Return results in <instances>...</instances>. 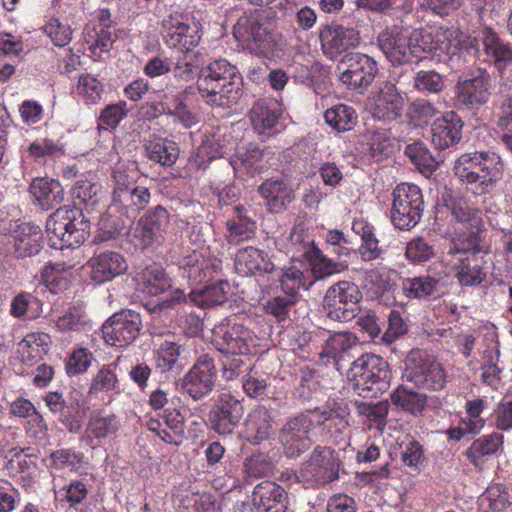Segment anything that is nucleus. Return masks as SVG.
<instances>
[{
  "label": "nucleus",
  "mask_w": 512,
  "mask_h": 512,
  "mask_svg": "<svg viewBox=\"0 0 512 512\" xmlns=\"http://www.w3.org/2000/svg\"><path fill=\"white\" fill-rule=\"evenodd\" d=\"M196 89L206 105L230 108L243 95V77L226 59H215L200 69Z\"/></svg>",
  "instance_id": "1"
},
{
  "label": "nucleus",
  "mask_w": 512,
  "mask_h": 512,
  "mask_svg": "<svg viewBox=\"0 0 512 512\" xmlns=\"http://www.w3.org/2000/svg\"><path fill=\"white\" fill-rule=\"evenodd\" d=\"M502 170L501 157L493 151L463 153L453 167L455 176L475 195L491 192Z\"/></svg>",
  "instance_id": "2"
},
{
  "label": "nucleus",
  "mask_w": 512,
  "mask_h": 512,
  "mask_svg": "<svg viewBox=\"0 0 512 512\" xmlns=\"http://www.w3.org/2000/svg\"><path fill=\"white\" fill-rule=\"evenodd\" d=\"M46 232L51 248L79 247L90 235V222L81 209L63 206L48 217Z\"/></svg>",
  "instance_id": "3"
},
{
  "label": "nucleus",
  "mask_w": 512,
  "mask_h": 512,
  "mask_svg": "<svg viewBox=\"0 0 512 512\" xmlns=\"http://www.w3.org/2000/svg\"><path fill=\"white\" fill-rule=\"evenodd\" d=\"M347 379L350 388L360 397L376 398L390 386L389 364L379 355L364 354L352 363Z\"/></svg>",
  "instance_id": "4"
},
{
  "label": "nucleus",
  "mask_w": 512,
  "mask_h": 512,
  "mask_svg": "<svg viewBox=\"0 0 512 512\" xmlns=\"http://www.w3.org/2000/svg\"><path fill=\"white\" fill-rule=\"evenodd\" d=\"M464 47L478 62L494 66L499 77L505 78L506 69L512 65V45L493 28L484 27L479 39L468 37Z\"/></svg>",
  "instance_id": "5"
},
{
  "label": "nucleus",
  "mask_w": 512,
  "mask_h": 512,
  "mask_svg": "<svg viewBox=\"0 0 512 512\" xmlns=\"http://www.w3.org/2000/svg\"><path fill=\"white\" fill-rule=\"evenodd\" d=\"M407 381L417 388L428 391H442L448 383V374L443 365L433 356L419 349L412 350L405 360Z\"/></svg>",
  "instance_id": "6"
},
{
  "label": "nucleus",
  "mask_w": 512,
  "mask_h": 512,
  "mask_svg": "<svg viewBox=\"0 0 512 512\" xmlns=\"http://www.w3.org/2000/svg\"><path fill=\"white\" fill-rule=\"evenodd\" d=\"M391 222L399 230H411L421 220L425 208L420 187L413 183L398 184L392 192Z\"/></svg>",
  "instance_id": "7"
},
{
  "label": "nucleus",
  "mask_w": 512,
  "mask_h": 512,
  "mask_svg": "<svg viewBox=\"0 0 512 512\" xmlns=\"http://www.w3.org/2000/svg\"><path fill=\"white\" fill-rule=\"evenodd\" d=\"M262 341L249 327L231 319L213 329V344L223 354H257L260 352Z\"/></svg>",
  "instance_id": "8"
},
{
  "label": "nucleus",
  "mask_w": 512,
  "mask_h": 512,
  "mask_svg": "<svg viewBox=\"0 0 512 512\" xmlns=\"http://www.w3.org/2000/svg\"><path fill=\"white\" fill-rule=\"evenodd\" d=\"M341 461L338 452L328 446H316L302 464L297 478L307 487H320L339 478Z\"/></svg>",
  "instance_id": "9"
},
{
  "label": "nucleus",
  "mask_w": 512,
  "mask_h": 512,
  "mask_svg": "<svg viewBox=\"0 0 512 512\" xmlns=\"http://www.w3.org/2000/svg\"><path fill=\"white\" fill-rule=\"evenodd\" d=\"M479 236L471 231L466 235V240L454 238L449 247V254H461L464 257L459 259L456 266V277L462 286H476L481 284L485 278L479 257Z\"/></svg>",
  "instance_id": "10"
},
{
  "label": "nucleus",
  "mask_w": 512,
  "mask_h": 512,
  "mask_svg": "<svg viewBox=\"0 0 512 512\" xmlns=\"http://www.w3.org/2000/svg\"><path fill=\"white\" fill-rule=\"evenodd\" d=\"M362 292L351 281H339L328 288L323 308L328 318L334 321L348 322L359 312Z\"/></svg>",
  "instance_id": "11"
},
{
  "label": "nucleus",
  "mask_w": 512,
  "mask_h": 512,
  "mask_svg": "<svg viewBox=\"0 0 512 512\" xmlns=\"http://www.w3.org/2000/svg\"><path fill=\"white\" fill-rule=\"evenodd\" d=\"M233 35L244 48L255 54L267 56L273 50L272 35L258 12L241 16L234 25Z\"/></svg>",
  "instance_id": "12"
},
{
  "label": "nucleus",
  "mask_w": 512,
  "mask_h": 512,
  "mask_svg": "<svg viewBox=\"0 0 512 512\" xmlns=\"http://www.w3.org/2000/svg\"><path fill=\"white\" fill-rule=\"evenodd\" d=\"M380 50L392 65H403L414 59H421L418 41L407 30L399 27L388 28L377 37Z\"/></svg>",
  "instance_id": "13"
},
{
  "label": "nucleus",
  "mask_w": 512,
  "mask_h": 512,
  "mask_svg": "<svg viewBox=\"0 0 512 512\" xmlns=\"http://www.w3.org/2000/svg\"><path fill=\"white\" fill-rule=\"evenodd\" d=\"M415 41H418L420 55L427 54L432 57L454 56L464 50L466 40L460 39V31L453 27H436L431 31H419L415 33Z\"/></svg>",
  "instance_id": "14"
},
{
  "label": "nucleus",
  "mask_w": 512,
  "mask_h": 512,
  "mask_svg": "<svg viewBox=\"0 0 512 512\" xmlns=\"http://www.w3.org/2000/svg\"><path fill=\"white\" fill-rule=\"evenodd\" d=\"M180 275L191 286H198L213 280L222 271L221 259L211 255L207 249L193 250L178 262Z\"/></svg>",
  "instance_id": "15"
},
{
  "label": "nucleus",
  "mask_w": 512,
  "mask_h": 512,
  "mask_svg": "<svg viewBox=\"0 0 512 512\" xmlns=\"http://www.w3.org/2000/svg\"><path fill=\"white\" fill-rule=\"evenodd\" d=\"M142 328L139 313L123 310L113 314L102 326V336L106 344L124 348L132 344Z\"/></svg>",
  "instance_id": "16"
},
{
  "label": "nucleus",
  "mask_w": 512,
  "mask_h": 512,
  "mask_svg": "<svg viewBox=\"0 0 512 512\" xmlns=\"http://www.w3.org/2000/svg\"><path fill=\"white\" fill-rule=\"evenodd\" d=\"M370 113L376 120L384 123L401 118L405 99L397 86L390 81L380 83L369 97Z\"/></svg>",
  "instance_id": "17"
},
{
  "label": "nucleus",
  "mask_w": 512,
  "mask_h": 512,
  "mask_svg": "<svg viewBox=\"0 0 512 512\" xmlns=\"http://www.w3.org/2000/svg\"><path fill=\"white\" fill-rule=\"evenodd\" d=\"M313 427L314 420L307 414H298L287 420L280 430V442L287 457L297 458L311 447L309 433Z\"/></svg>",
  "instance_id": "18"
},
{
  "label": "nucleus",
  "mask_w": 512,
  "mask_h": 512,
  "mask_svg": "<svg viewBox=\"0 0 512 512\" xmlns=\"http://www.w3.org/2000/svg\"><path fill=\"white\" fill-rule=\"evenodd\" d=\"M342 65L345 68L340 72L339 80L351 90H366L378 73L377 62L362 53L346 55Z\"/></svg>",
  "instance_id": "19"
},
{
  "label": "nucleus",
  "mask_w": 512,
  "mask_h": 512,
  "mask_svg": "<svg viewBox=\"0 0 512 512\" xmlns=\"http://www.w3.org/2000/svg\"><path fill=\"white\" fill-rule=\"evenodd\" d=\"M216 379L214 358L203 354L185 375L182 387L192 399L200 400L213 391Z\"/></svg>",
  "instance_id": "20"
},
{
  "label": "nucleus",
  "mask_w": 512,
  "mask_h": 512,
  "mask_svg": "<svg viewBox=\"0 0 512 512\" xmlns=\"http://www.w3.org/2000/svg\"><path fill=\"white\" fill-rule=\"evenodd\" d=\"M244 414V406L233 395L222 393L211 407L208 419L211 429L218 435H231Z\"/></svg>",
  "instance_id": "21"
},
{
  "label": "nucleus",
  "mask_w": 512,
  "mask_h": 512,
  "mask_svg": "<svg viewBox=\"0 0 512 512\" xmlns=\"http://www.w3.org/2000/svg\"><path fill=\"white\" fill-rule=\"evenodd\" d=\"M163 27L166 30L165 43L183 53H189L200 42V24L191 21L187 16L182 14L170 15L164 21Z\"/></svg>",
  "instance_id": "22"
},
{
  "label": "nucleus",
  "mask_w": 512,
  "mask_h": 512,
  "mask_svg": "<svg viewBox=\"0 0 512 512\" xmlns=\"http://www.w3.org/2000/svg\"><path fill=\"white\" fill-rule=\"evenodd\" d=\"M491 88L490 74L479 68L476 75L456 83L455 97L458 104L469 109H478L489 101Z\"/></svg>",
  "instance_id": "23"
},
{
  "label": "nucleus",
  "mask_w": 512,
  "mask_h": 512,
  "mask_svg": "<svg viewBox=\"0 0 512 512\" xmlns=\"http://www.w3.org/2000/svg\"><path fill=\"white\" fill-rule=\"evenodd\" d=\"M147 428L168 444L180 445L185 438V417L174 400L164 409L160 418L150 417Z\"/></svg>",
  "instance_id": "24"
},
{
  "label": "nucleus",
  "mask_w": 512,
  "mask_h": 512,
  "mask_svg": "<svg viewBox=\"0 0 512 512\" xmlns=\"http://www.w3.org/2000/svg\"><path fill=\"white\" fill-rule=\"evenodd\" d=\"M121 428L119 418L106 409L94 410L89 417L84 439L91 447L102 446L117 435Z\"/></svg>",
  "instance_id": "25"
},
{
  "label": "nucleus",
  "mask_w": 512,
  "mask_h": 512,
  "mask_svg": "<svg viewBox=\"0 0 512 512\" xmlns=\"http://www.w3.org/2000/svg\"><path fill=\"white\" fill-rule=\"evenodd\" d=\"M276 432L273 411L264 405L255 406L244 421L243 437L253 445L269 440Z\"/></svg>",
  "instance_id": "26"
},
{
  "label": "nucleus",
  "mask_w": 512,
  "mask_h": 512,
  "mask_svg": "<svg viewBox=\"0 0 512 512\" xmlns=\"http://www.w3.org/2000/svg\"><path fill=\"white\" fill-rule=\"evenodd\" d=\"M87 264L90 267L91 279L98 284L112 281L128 270L125 257L116 251L107 250L97 253Z\"/></svg>",
  "instance_id": "27"
},
{
  "label": "nucleus",
  "mask_w": 512,
  "mask_h": 512,
  "mask_svg": "<svg viewBox=\"0 0 512 512\" xmlns=\"http://www.w3.org/2000/svg\"><path fill=\"white\" fill-rule=\"evenodd\" d=\"M319 38L325 54L336 57L359 44V32L338 24L327 25L320 30Z\"/></svg>",
  "instance_id": "28"
},
{
  "label": "nucleus",
  "mask_w": 512,
  "mask_h": 512,
  "mask_svg": "<svg viewBox=\"0 0 512 512\" xmlns=\"http://www.w3.org/2000/svg\"><path fill=\"white\" fill-rule=\"evenodd\" d=\"M464 123L454 111L445 112L432 124V143L438 150H444L462 139Z\"/></svg>",
  "instance_id": "29"
},
{
  "label": "nucleus",
  "mask_w": 512,
  "mask_h": 512,
  "mask_svg": "<svg viewBox=\"0 0 512 512\" xmlns=\"http://www.w3.org/2000/svg\"><path fill=\"white\" fill-rule=\"evenodd\" d=\"M287 493L273 481H262L254 487L252 505L258 512H285Z\"/></svg>",
  "instance_id": "30"
},
{
  "label": "nucleus",
  "mask_w": 512,
  "mask_h": 512,
  "mask_svg": "<svg viewBox=\"0 0 512 512\" xmlns=\"http://www.w3.org/2000/svg\"><path fill=\"white\" fill-rule=\"evenodd\" d=\"M13 253L23 259L36 255L42 249L43 233L39 225L23 222L13 231Z\"/></svg>",
  "instance_id": "31"
},
{
  "label": "nucleus",
  "mask_w": 512,
  "mask_h": 512,
  "mask_svg": "<svg viewBox=\"0 0 512 512\" xmlns=\"http://www.w3.org/2000/svg\"><path fill=\"white\" fill-rule=\"evenodd\" d=\"M234 267L236 272L243 276L262 273H272L274 264L268 254L258 248L248 246L239 249L235 255Z\"/></svg>",
  "instance_id": "32"
},
{
  "label": "nucleus",
  "mask_w": 512,
  "mask_h": 512,
  "mask_svg": "<svg viewBox=\"0 0 512 512\" xmlns=\"http://www.w3.org/2000/svg\"><path fill=\"white\" fill-rule=\"evenodd\" d=\"M29 193L35 205L42 210H51L64 200V189L61 183L49 177H36L29 186Z\"/></svg>",
  "instance_id": "33"
},
{
  "label": "nucleus",
  "mask_w": 512,
  "mask_h": 512,
  "mask_svg": "<svg viewBox=\"0 0 512 512\" xmlns=\"http://www.w3.org/2000/svg\"><path fill=\"white\" fill-rule=\"evenodd\" d=\"M151 200V194L147 187L135 184L125 189H120L112 196V205L124 215L134 219L144 210Z\"/></svg>",
  "instance_id": "34"
},
{
  "label": "nucleus",
  "mask_w": 512,
  "mask_h": 512,
  "mask_svg": "<svg viewBox=\"0 0 512 512\" xmlns=\"http://www.w3.org/2000/svg\"><path fill=\"white\" fill-rule=\"evenodd\" d=\"M168 224V211L158 205L140 218L135 228L134 236L139 239L140 245L146 248L154 242L158 234L164 231Z\"/></svg>",
  "instance_id": "35"
},
{
  "label": "nucleus",
  "mask_w": 512,
  "mask_h": 512,
  "mask_svg": "<svg viewBox=\"0 0 512 512\" xmlns=\"http://www.w3.org/2000/svg\"><path fill=\"white\" fill-rule=\"evenodd\" d=\"M348 415L345 409L332 408L315 410L311 417L314 420V426L318 425L321 428V433L327 440L337 443L349 427Z\"/></svg>",
  "instance_id": "36"
},
{
  "label": "nucleus",
  "mask_w": 512,
  "mask_h": 512,
  "mask_svg": "<svg viewBox=\"0 0 512 512\" xmlns=\"http://www.w3.org/2000/svg\"><path fill=\"white\" fill-rule=\"evenodd\" d=\"M504 436L499 432L480 436L465 451V456L477 469H482L486 462L503 450Z\"/></svg>",
  "instance_id": "37"
},
{
  "label": "nucleus",
  "mask_w": 512,
  "mask_h": 512,
  "mask_svg": "<svg viewBox=\"0 0 512 512\" xmlns=\"http://www.w3.org/2000/svg\"><path fill=\"white\" fill-rule=\"evenodd\" d=\"M118 212L121 211L111 204L107 212L101 216L98 232L94 237L96 244L113 241L128 234L132 219L127 215H116Z\"/></svg>",
  "instance_id": "38"
},
{
  "label": "nucleus",
  "mask_w": 512,
  "mask_h": 512,
  "mask_svg": "<svg viewBox=\"0 0 512 512\" xmlns=\"http://www.w3.org/2000/svg\"><path fill=\"white\" fill-rule=\"evenodd\" d=\"M280 115V103L274 98L257 100L249 112L254 129L261 134L272 130L277 125Z\"/></svg>",
  "instance_id": "39"
},
{
  "label": "nucleus",
  "mask_w": 512,
  "mask_h": 512,
  "mask_svg": "<svg viewBox=\"0 0 512 512\" xmlns=\"http://www.w3.org/2000/svg\"><path fill=\"white\" fill-rule=\"evenodd\" d=\"M134 280L138 289L147 295L156 296L171 288V278L165 269L156 264L149 265L136 273Z\"/></svg>",
  "instance_id": "40"
},
{
  "label": "nucleus",
  "mask_w": 512,
  "mask_h": 512,
  "mask_svg": "<svg viewBox=\"0 0 512 512\" xmlns=\"http://www.w3.org/2000/svg\"><path fill=\"white\" fill-rule=\"evenodd\" d=\"M258 192L267 202L269 211L279 213L286 209L294 199L292 188L283 180L268 179L258 188Z\"/></svg>",
  "instance_id": "41"
},
{
  "label": "nucleus",
  "mask_w": 512,
  "mask_h": 512,
  "mask_svg": "<svg viewBox=\"0 0 512 512\" xmlns=\"http://www.w3.org/2000/svg\"><path fill=\"white\" fill-rule=\"evenodd\" d=\"M234 215L226 222V239L229 244L238 245L254 237L256 223L245 214V208L237 205L233 208Z\"/></svg>",
  "instance_id": "42"
},
{
  "label": "nucleus",
  "mask_w": 512,
  "mask_h": 512,
  "mask_svg": "<svg viewBox=\"0 0 512 512\" xmlns=\"http://www.w3.org/2000/svg\"><path fill=\"white\" fill-rule=\"evenodd\" d=\"M50 336L44 332H30L18 343L21 361L33 365L41 360L49 351Z\"/></svg>",
  "instance_id": "43"
},
{
  "label": "nucleus",
  "mask_w": 512,
  "mask_h": 512,
  "mask_svg": "<svg viewBox=\"0 0 512 512\" xmlns=\"http://www.w3.org/2000/svg\"><path fill=\"white\" fill-rule=\"evenodd\" d=\"M145 156L163 167H171L179 157L177 143L168 138L154 137L144 145Z\"/></svg>",
  "instance_id": "44"
},
{
  "label": "nucleus",
  "mask_w": 512,
  "mask_h": 512,
  "mask_svg": "<svg viewBox=\"0 0 512 512\" xmlns=\"http://www.w3.org/2000/svg\"><path fill=\"white\" fill-rule=\"evenodd\" d=\"M118 360L119 358L112 363L102 365L93 375L88 389L90 396L99 393L119 394L121 392L120 380L116 372Z\"/></svg>",
  "instance_id": "45"
},
{
  "label": "nucleus",
  "mask_w": 512,
  "mask_h": 512,
  "mask_svg": "<svg viewBox=\"0 0 512 512\" xmlns=\"http://www.w3.org/2000/svg\"><path fill=\"white\" fill-rule=\"evenodd\" d=\"M439 282V279L430 275L404 277L401 279L400 288L409 300H426L435 294Z\"/></svg>",
  "instance_id": "46"
},
{
  "label": "nucleus",
  "mask_w": 512,
  "mask_h": 512,
  "mask_svg": "<svg viewBox=\"0 0 512 512\" xmlns=\"http://www.w3.org/2000/svg\"><path fill=\"white\" fill-rule=\"evenodd\" d=\"M427 395L405 385H399L390 395L391 403L411 415L418 416L423 413L427 405Z\"/></svg>",
  "instance_id": "47"
},
{
  "label": "nucleus",
  "mask_w": 512,
  "mask_h": 512,
  "mask_svg": "<svg viewBox=\"0 0 512 512\" xmlns=\"http://www.w3.org/2000/svg\"><path fill=\"white\" fill-rule=\"evenodd\" d=\"M83 35L85 44L95 56L108 52L116 39L113 27L104 24L86 26Z\"/></svg>",
  "instance_id": "48"
},
{
  "label": "nucleus",
  "mask_w": 512,
  "mask_h": 512,
  "mask_svg": "<svg viewBox=\"0 0 512 512\" xmlns=\"http://www.w3.org/2000/svg\"><path fill=\"white\" fill-rule=\"evenodd\" d=\"M179 512H217L215 499L210 493L185 490L174 500Z\"/></svg>",
  "instance_id": "49"
},
{
  "label": "nucleus",
  "mask_w": 512,
  "mask_h": 512,
  "mask_svg": "<svg viewBox=\"0 0 512 512\" xmlns=\"http://www.w3.org/2000/svg\"><path fill=\"white\" fill-rule=\"evenodd\" d=\"M228 289L229 284L227 281L218 280L200 290L193 289L189 294V299L199 307L210 308L227 301Z\"/></svg>",
  "instance_id": "50"
},
{
  "label": "nucleus",
  "mask_w": 512,
  "mask_h": 512,
  "mask_svg": "<svg viewBox=\"0 0 512 512\" xmlns=\"http://www.w3.org/2000/svg\"><path fill=\"white\" fill-rule=\"evenodd\" d=\"M326 124L338 133L351 131L357 124L356 110L347 104H337L324 113Z\"/></svg>",
  "instance_id": "51"
},
{
  "label": "nucleus",
  "mask_w": 512,
  "mask_h": 512,
  "mask_svg": "<svg viewBox=\"0 0 512 512\" xmlns=\"http://www.w3.org/2000/svg\"><path fill=\"white\" fill-rule=\"evenodd\" d=\"M279 282L285 295L295 300V296L301 288L307 290L313 285V277H311V273H308V269L301 270L296 266H291L282 270Z\"/></svg>",
  "instance_id": "52"
},
{
  "label": "nucleus",
  "mask_w": 512,
  "mask_h": 512,
  "mask_svg": "<svg viewBox=\"0 0 512 512\" xmlns=\"http://www.w3.org/2000/svg\"><path fill=\"white\" fill-rule=\"evenodd\" d=\"M355 340L356 338L349 332L335 333L326 340L320 357L327 358V362L332 359L334 364H338L355 345Z\"/></svg>",
  "instance_id": "53"
},
{
  "label": "nucleus",
  "mask_w": 512,
  "mask_h": 512,
  "mask_svg": "<svg viewBox=\"0 0 512 512\" xmlns=\"http://www.w3.org/2000/svg\"><path fill=\"white\" fill-rule=\"evenodd\" d=\"M311 252L312 253L305 259L311 267V269L308 270V273H311L313 283L316 280H321L331 275L341 273L348 267L345 262L332 261L326 257L319 248Z\"/></svg>",
  "instance_id": "54"
},
{
  "label": "nucleus",
  "mask_w": 512,
  "mask_h": 512,
  "mask_svg": "<svg viewBox=\"0 0 512 512\" xmlns=\"http://www.w3.org/2000/svg\"><path fill=\"white\" fill-rule=\"evenodd\" d=\"M180 345L172 341H164L155 352V369L160 373L176 372L181 369L178 360L180 357Z\"/></svg>",
  "instance_id": "55"
},
{
  "label": "nucleus",
  "mask_w": 512,
  "mask_h": 512,
  "mask_svg": "<svg viewBox=\"0 0 512 512\" xmlns=\"http://www.w3.org/2000/svg\"><path fill=\"white\" fill-rule=\"evenodd\" d=\"M84 458V453L75 448H60L50 453L49 468L55 471H77L81 467Z\"/></svg>",
  "instance_id": "56"
},
{
  "label": "nucleus",
  "mask_w": 512,
  "mask_h": 512,
  "mask_svg": "<svg viewBox=\"0 0 512 512\" xmlns=\"http://www.w3.org/2000/svg\"><path fill=\"white\" fill-rule=\"evenodd\" d=\"M74 93L80 97L86 105H95L102 99L104 86L93 75L82 74L78 78Z\"/></svg>",
  "instance_id": "57"
},
{
  "label": "nucleus",
  "mask_w": 512,
  "mask_h": 512,
  "mask_svg": "<svg viewBox=\"0 0 512 512\" xmlns=\"http://www.w3.org/2000/svg\"><path fill=\"white\" fill-rule=\"evenodd\" d=\"M58 421L69 433L78 434L84 425L85 411L79 400H69V403L60 410Z\"/></svg>",
  "instance_id": "58"
},
{
  "label": "nucleus",
  "mask_w": 512,
  "mask_h": 512,
  "mask_svg": "<svg viewBox=\"0 0 512 512\" xmlns=\"http://www.w3.org/2000/svg\"><path fill=\"white\" fill-rule=\"evenodd\" d=\"M274 465L268 455L255 452L244 461L245 480L267 477L273 474Z\"/></svg>",
  "instance_id": "59"
},
{
  "label": "nucleus",
  "mask_w": 512,
  "mask_h": 512,
  "mask_svg": "<svg viewBox=\"0 0 512 512\" xmlns=\"http://www.w3.org/2000/svg\"><path fill=\"white\" fill-rule=\"evenodd\" d=\"M296 377L299 383L295 387V395L302 401H309L320 387L317 371L309 366H302Z\"/></svg>",
  "instance_id": "60"
},
{
  "label": "nucleus",
  "mask_w": 512,
  "mask_h": 512,
  "mask_svg": "<svg viewBox=\"0 0 512 512\" xmlns=\"http://www.w3.org/2000/svg\"><path fill=\"white\" fill-rule=\"evenodd\" d=\"M435 248L424 237L412 238L406 244L405 257L412 264H423L435 257Z\"/></svg>",
  "instance_id": "61"
},
{
  "label": "nucleus",
  "mask_w": 512,
  "mask_h": 512,
  "mask_svg": "<svg viewBox=\"0 0 512 512\" xmlns=\"http://www.w3.org/2000/svg\"><path fill=\"white\" fill-rule=\"evenodd\" d=\"M413 87L421 93L438 94L445 87V79L434 70H420L414 76Z\"/></svg>",
  "instance_id": "62"
},
{
  "label": "nucleus",
  "mask_w": 512,
  "mask_h": 512,
  "mask_svg": "<svg viewBox=\"0 0 512 512\" xmlns=\"http://www.w3.org/2000/svg\"><path fill=\"white\" fill-rule=\"evenodd\" d=\"M404 153L422 172H432L436 168L435 159L421 141H415L407 145Z\"/></svg>",
  "instance_id": "63"
},
{
  "label": "nucleus",
  "mask_w": 512,
  "mask_h": 512,
  "mask_svg": "<svg viewBox=\"0 0 512 512\" xmlns=\"http://www.w3.org/2000/svg\"><path fill=\"white\" fill-rule=\"evenodd\" d=\"M42 29L57 47H65L72 40L71 26L67 23H62L58 18H50Z\"/></svg>",
  "instance_id": "64"
}]
</instances>
